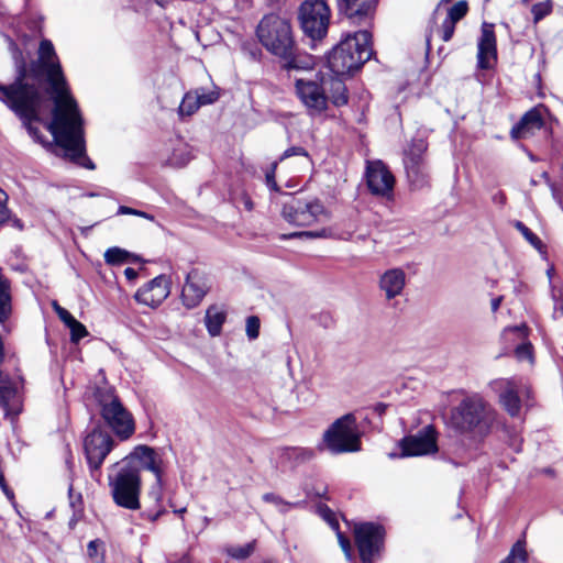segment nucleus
Segmentation results:
<instances>
[{
    "instance_id": "f257e3e1",
    "label": "nucleus",
    "mask_w": 563,
    "mask_h": 563,
    "mask_svg": "<svg viewBox=\"0 0 563 563\" xmlns=\"http://www.w3.org/2000/svg\"><path fill=\"white\" fill-rule=\"evenodd\" d=\"M14 60L15 78L10 85L0 84V101L22 121L34 141L43 144L40 131L33 122H43V115L51 109L49 100L42 89L45 79L54 102L52 120L44 123L46 129L66 157L87 169H95V164L86 155L82 118L66 82L53 43L42 40L37 59L29 65L20 51L16 52Z\"/></svg>"
},
{
    "instance_id": "f03ea898",
    "label": "nucleus",
    "mask_w": 563,
    "mask_h": 563,
    "mask_svg": "<svg viewBox=\"0 0 563 563\" xmlns=\"http://www.w3.org/2000/svg\"><path fill=\"white\" fill-rule=\"evenodd\" d=\"M145 451H148V445H136L130 454L109 467V493L120 508L132 511L141 508V471Z\"/></svg>"
},
{
    "instance_id": "7ed1b4c3",
    "label": "nucleus",
    "mask_w": 563,
    "mask_h": 563,
    "mask_svg": "<svg viewBox=\"0 0 563 563\" xmlns=\"http://www.w3.org/2000/svg\"><path fill=\"white\" fill-rule=\"evenodd\" d=\"M256 35L269 53L285 60V68L299 70L310 67V60H301L296 55V43L288 20L276 14L265 15L257 25Z\"/></svg>"
},
{
    "instance_id": "20e7f679",
    "label": "nucleus",
    "mask_w": 563,
    "mask_h": 563,
    "mask_svg": "<svg viewBox=\"0 0 563 563\" xmlns=\"http://www.w3.org/2000/svg\"><path fill=\"white\" fill-rule=\"evenodd\" d=\"M496 419V410L479 394L463 398L450 416L454 429L479 440L490 433Z\"/></svg>"
},
{
    "instance_id": "39448f33",
    "label": "nucleus",
    "mask_w": 563,
    "mask_h": 563,
    "mask_svg": "<svg viewBox=\"0 0 563 563\" xmlns=\"http://www.w3.org/2000/svg\"><path fill=\"white\" fill-rule=\"evenodd\" d=\"M371 38L372 35L366 30L347 34L328 57L331 73L334 75L351 74L369 60L373 55Z\"/></svg>"
},
{
    "instance_id": "423d86ee",
    "label": "nucleus",
    "mask_w": 563,
    "mask_h": 563,
    "mask_svg": "<svg viewBox=\"0 0 563 563\" xmlns=\"http://www.w3.org/2000/svg\"><path fill=\"white\" fill-rule=\"evenodd\" d=\"M362 432L354 413L338 418L324 431L322 445L332 454L354 453L362 449Z\"/></svg>"
},
{
    "instance_id": "0eeeda50",
    "label": "nucleus",
    "mask_w": 563,
    "mask_h": 563,
    "mask_svg": "<svg viewBox=\"0 0 563 563\" xmlns=\"http://www.w3.org/2000/svg\"><path fill=\"white\" fill-rule=\"evenodd\" d=\"M95 396L100 407L101 417L115 435L122 441L130 439L135 432L134 419L114 390L111 387H100L96 390Z\"/></svg>"
},
{
    "instance_id": "6e6552de",
    "label": "nucleus",
    "mask_w": 563,
    "mask_h": 563,
    "mask_svg": "<svg viewBox=\"0 0 563 563\" xmlns=\"http://www.w3.org/2000/svg\"><path fill=\"white\" fill-rule=\"evenodd\" d=\"M282 216L288 223L297 227H309L329 219V212L320 200L295 196L284 202Z\"/></svg>"
},
{
    "instance_id": "1a4fd4ad",
    "label": "nucleus",
    "mask_w": 563,
    "mask_h": 563,
    "mask_svg": "<svg viewBox=\"0 0 563 563\" xmlns=\"http://www.w3.org/2000/svg\"><path fill=\"white\" fill-rule=\"evenodd\" d=\"M323 73L295 79V91L310 117H320L328 109Z\"/></svg>"
},
{
    "instance_id": "9d476101",
    "label": "nucleus",
    "mask_w": 563,
    "mask_h": 563,
    "mask_svg": "<svg viewBox=\"0 0 563 563\" xmlns=\"http://www.w3.org/2000/svg\"><path fill=\"white\" fill-rule=\"evenodd\" d=\"M298 20L308 37L321 40L328 32L330 9L324 0H305L299 7Z\"/></svg>"
},
{
    "instance_id": "9b49d317",
    "label": "nucleus",
    "mask_w": 563,
    "mask_h": 563,
    "mask_svg": "<svg viewBox=\"0 0 563 563\" xmlns=\"http://www.w3.org/2000/svg\"><path fill=\"white\" fill-rule=\"evenodd\" d=\"M428 144L422 139H413L404 152V167L407 179L413 189H420L429 183V166L426 159Z\"/></svg>"
},
{
    "instance_id": "f8f14e48",
    "label": "nucleus",
    "mask_w": 563,
    "mask_h": 563,
    "mask_svg": "<svg viewBox=\"0 0 563 563\" xmlns=\"http://www.w3.org/2000/svg\"><path fill=\"white\" fill-rule=\"evenodd\" d=\"M353 534L361 561L373 563L384 547V527L375 522H357L354 523Z\"/></svg>"
},
{
    "instance_id": "ddd939ff",
    "label": "nucleus",
    "mask_w": 563,
    "mask_h": 563,
    "mask_svg": "<svg viewBox=\"0 0 563 563\" xmlns=\"http://www.w3.org/2000/svg\"><path fill=\"white\" fill-rule=\"evenodd\" d=\"M114 445L112 437L100 429H93L84 439V452L93 479L99 481L101 465Z\"/></svg>"
},
{
    "instance_id": "4468645a",
    "label": "nucleus",
    "mask_w": 563,
    "mask_h": 563,
    "mask_svg": "<svg viewBox=\"0 0 563 563\" xmlns=\"http://www.w3.org/2000/svg\"><path fill=\"white\" fill-rule=\"evenodd\" d=\"M402 456H418L438 451L437 432L432 426H427L417 434L401 440Z\"/></svg>"
},
{
    "instance_id": "2eb2a0df",
    "label": "nucleus",
    "mask_w": 563,
    "mask_h": 563,
    "mask_svg": "<svg viewBox=\"0 0 563 563\" xmlns=\"http://www.w3.org/2000/svg\"><path fill=\"white\" fill-rule=\"evenodd\" d=\"M366 183L373 195L385 198L391 197L395 178L387 166L380 161L367 164Z\"/></svg>"
},
{
    "instance_id": "dca6fc26",
    "label": "nucleus",
    "mask_w": 563,
    "mask_h": 563,
    "mask_svg": "<svg viewBox=\"0 0 563 563\" xmlns=\"http://www.w3.org/2000/svg\"><path fill=\"white\" fill-rule=\"evenodd\" d=\"M210 289L208 277L198 269H191L183 287L181 299L187 308L197 307Z\"/></svg>"
},
{
    "instance_id": "f3484780",
    "label": "nucleus",
    "mask_w": 563,
    "mask_h": 563,
    "mask_svg": "<svg viewBox=\"0 0 563 563\" xmlns=\"http://www.w3.org/2000/svg\"><path fill=\"white\" fill-rule=\"evenodd\" d=\"M169 279L166 275H158L143 287H141L134 295L137 302L148 307H157L169 295Z\"/></svg>"
},
{
    "instance_id": "a211bd4d",
    "label": "nucleus",
    "mask_w": 563,
    "mask_h": 563,
    "mask_svg": "<svg viewBox=\"0 0 563 563\" xmlns=\"http://www.w3.org/2000/svg\"><path fill=\"white\" fill-rule=\"evenodd\" d=\"M142 468L150 471L155 476V482L148 489V497L157 505L163 499V475L165 472V464L162 455L153 448L148 446L143 455Z\"/></svg>"
},
{
    "instance_id": "6ab92c4d",
    "label": "nucleus",
    "mask_w": 563,
    "mask_h": 563,
    "mask_svg": "<svg viewBox=\"0 0 563 563\" xmlns=\"http://www.w3.org/2000/svg\"><path fill=\"white\" fill-rule=\"evenodd\" d=\"M492 389L498 394L499 401L505 410L516 417L520 412L521 404L518 396V382L515 379L499 378L490 383Z\"/></svg>"
},
{
    "instance_id": "aec40b11",
    "label": "nucleus",
    "mask_w": 563,
    "mask_h": 563,
    "mask_svg": "<svg viewBox=\"0 0 563 563\" xmlns=\"http://www.w3.org/2000/svg\"><path fill=\"white\" fill-rule=\"evenodd\" d=\"M477 47V66L481 69H490L497 59L494 24L487 22L482 24V34Z\"/></svg>"
},
{
    "instance_id": "412c9836",
    "label": "nucleus",
    "mask_w": 563,
    "mask_h": 563,
    "mask_svg": "<svg viewBox=\"0 0 563 563\" xmlns=\"http://www.w3.org/2000/svg\"><path fill=\"white\" fill-rule=\"evenodd\" d=\"M376 3L377 0H338L340 11L355 24L372 18Z\"/></svg>"
},
{
    "instance_id": "4be33fe9",
    "label": "nucleus",
    "mask_w": 563,
    "mask_h": 563,
    "mask_svg": "<svg viewBox=\"0 0 563 563\" xmlns=\"http://www.w3.org/2000/svg\"><path fill=\"white\" fill-rule=\"evenodd\" d=\"M543 124L542 110L536 107L525 113L520 121L511 129L510 135L515 140L526 139L542 129Z\"/></svg>"
},
{
    "instance_id": "5701e85b",
    "label": "nucleus",
    "mask_w": 563,
    "mask_h": 563,
    "mask_svg": "<svg viewBox=\"0 0 563 563\" xmlns=\"http://www.w3.org/2000/svg\"><path fill=\"white\" fill-rule=\"evenodd\" d=\"M406 285V274L401 268H390L379 277V289L387 300L399 296Z\"/></svg>"
},
{
    "instance_id": "b1692460",
    "label": "nucleus",
    "mask_w": 563,
    "mask_h": 563,
    "mask_svg": "<svg viewBox=\"0 0 563 563\" xmlns=\"http://www.w3.org/2000/svg\"><path fill=\"white\" fill-rule=\"evenodd\" d=\"M341 75L323 74V85L325 86V95L328 101L341 107L347 103L349 97L344 81L340 78Z\"/></svg>"
},
{
    "instance_id": "393cba45",
    "label": "nucleus",
    "mask_w": 563,
    "mask_h": 563,
    "mask_svg": "<svg viewBox=\"0 0 563 563\" xmlns=\"http://www.w3.org/2000/svg\"><path fill=\"white\" fill-rule=\"evenodd\" d=\"M314 456L311 449L307 448H285L280 452V462L288 463L291 467L308 462Z\"/></svg>"
},
{
    "instance_id": "a878e982",
    "label": "nucleus",
    "mask_w": 563,
    "mask_h": 563,
    "mask_svg": "<svg viewBox=\"0 0 563 563\" xmlns=\"http://www.w3.org/2000/svg\"><path fill=\"white\" fill-rule=\"evenodd\" d=\"M12 312L11 286L8 278L0 274V322L7 321Z\"/></svg>"
},
{
    "instance_id": "bb28decb",
    "label": "nucleus",
    "mask_w": 563,
    "mask_h": 563,
    "mask_svg": "<svg viewBox=\"0 0 563 563\" xmlns=\"http://www.w3.org/2000/svg\"><path fill=\"white\" fill-rule=\"evenodd\" d=\"M225 321V312L216 306H211L206 311L205 323L211 336L221 333L222 325Z\"/></svg>"
},
{
    "instance_id": "cd10ccee",
    "label": "nucleus",
    "mask_w": 563,
    "mask_h": 563,
    "mask_svg": "<svg viewBox=\"0 0 563 563\" xmlns=\"http://www.w3.org/2000/svg\"><path fill=\"white\" fill-rule=\"evenodd\" d=\"M15 382L0 369V407L9 411L10 401L16 396Z\"/></svg>"
},
{
    "instance_id": "c85d7f7f",
    "label": "nucleus",
    "mask_w": 563,
    "mask_h": 563,
    "mask_svg": "<svg viewBox=\"0 0 563 563\" xmlns=\"http://www.w3.org/2000/svg\"><path fill=\"white\" fill-rule=\"evenodd\" d=\"M500 563H528V554L523 541H517L509 554Z\"/></svg>"
},
{
    "instance_id": "c756f323",
    "label": "nucleus",
    "mask_w": 563,
    "mask_h": 563,
    "mask_svg": "<svg viewBox=\"0 0 563 563\" xmlns=\"http://www.w3.org/2000/svg\"><path fill=\"white\" fill-rule=\"evenodd\" d=\"M199 108L200 106L198 96L192 92H187L179 104L178 112L181 117H189L194 114Z\"/></svg>"
},
{
    "instance_id": "7c9ffc66",
    "label": "nucleus",
    "mask_w": 563,
    "mask_h": 563,
    "mask_svg": "<svg viewBox=\"0 0 563 563\" xmlns=\"http://www.w3.org/2000/svg\"><path fill=\"white\" fill-rule=\"evenodd\" d=\"M130 253L120 247H110L104 253V261L109 265H119L130 261Z\"/></svg>"
},
{
    "instance_id": "2f4dec72",
    "label": "nucleus",
    "mask_w": 563,
    "mask_h": 563,
    "mask_svg": "<svg viewBox=\"0 0 563 563\" xmlns=\"http://www.w3.org/2000/svg\"><path fill=\"white\" fill-rule=\"evenodd\" d=\"M468 12V3L466 0H460L456 3H454L449 10L446 19L459 22L462 20Z\"/></svg>"
},
{
    "instance_id": "473e14b6",
    "label": "nucleus",
    "mask_w": 563,
    "mask_h": 563,
    "mask_svg": "<svg viewBox=\"0 0 563 563\" xmlns=\"http://www.w3.org/2000/svg\"><path fill=\"white\" fill-rule=\"evenodd\" d=\"M67 328L70 330V340L71 342H78L86 335H88V331L86 327L79 322L78 320L74 319Z\"/></svg>"
},
{
    "instance_id": "72a5a7b5",
    "label": "nucleus",
    "mask_w": 563,
    "mask_h": 563,
    "mask_svg": "<svg viewBox=\"0 0 563 563\" xmlns=\"http://www.w3.org/2000/svg\"><path fill=\"white\" fill-rule=\"evenodd\" d=\"M254 551V542L246 543L240 547H233L229 550V554L238 560L249 558Z\"/></svg>"
},
{
    "instance_id": "f704fd0d",
    "label": "nucleus",
    "mask_w": 563,
    "mask_h": 563,
    "mask_svg": "<svg viewBox=\"0 0 563 563\" xmlns=\"http://www.w3.org/2000/svg\"><path fill=\"white\" fill-rule=\"evenodd\" d=\"M260 319L256 316H250L246 319V335L250 340H255L260 335Z\"/></svg>"
},
{
    "instance_id": "c9c22d12",
    "label": "nucleus",
    "mask_w": 563,
    "mask_h": 563,
    "mask_svg": "<svg viewBox=\"0 0 563 563\" xmlns=\"http://www.w3.org/2000/svg\"><path fill=\"white\" fill-rule=\"evenodd\" d=\"M515 227L534 247H539L541 245L540 239L522 222L517 221Z\"/></svg>"
},
{
    "instance_id": "e433bc0d",
    "label": "nucleus",
    "mask_w": 563,
    "mask_h": 563,
    "mask_svg": "<svg viewBox=\"0 0 563 563\" xmlns=\"http://www.w3.org/2000/svg\"><path fill=\"white\" fill-rule=\"evenodd\" d=\"M301 236H307V238H332L333 234H332V231L330 229H321V230H318V231H303V232H297V233H291L289 235V238H301Z\"/></svg>"
},
{
    "instance_id": "4c0bfd02",
    "label": "nucleus",
    "mask_w": 563,
    "mask_h": 563,
    "mask_svg": "<svg viewBox=\"0 0 563 563\" xmlns=\"http://www.w3.org/2000/svg\"><path fill=\"white\" fill-rule=\"evenodd\" d=\"M552 299L554 301L553 316L554 318L563 317V294L561 289H552Z\"/></svg>"
},
{
    "instance_id": "58836bf2",
    "label": "nucleus",
    "mask_w": 563,
    "mask_h": 563,
    "mask_svg": "<svg viewBox=\"0 0 563 563\" xmlns=\"http://www.w3.org/2000/svg\"><path fill=\"white\" fill-rule=\"evenodd\" d=\"M292 156H301V157L306 158L307 162H310L308 152L301 146H291V147L287 148L286 151H284V153L279 157V162L285 161Z\"/></svg>"
},
{
    "instance_id": "ea45409f",
    "label": "nucleus",
    "mask_w": 563,
    "mask_h": 563,
    "mask_svg": "<svg viewBox=\"0 0 563 563\" xmlns=\"http://www.w3.org/2000/svg\"><path fill=\"white\" fill-rule=\"evenodd\" d=\"M118 214L136 216V217L144 218V219H146L148 221H152V222L155 221V217L153 214L147 213V212L142 211V210H137V209L131 208V207H126V206H120L119 209H118Z\"/></svg>"
},
{
    "instance_id": "a19ab883",
    "label": "nucleus",
    "mask_w": 563,
    "mask_h": 563,
    "mask_svg": "<svg viewBox=\"0 0 563 563\" xmlns=\"http://www.w3.org/2000/svg\"><path fill=\"white\" fill-rule=\"evenodd\" d=\"M455 24L456 22H453L445 18V20L442 22L441 30H440V36L444 42H449L455 31Z\"/></svg>"
},
{
    "instance_id": "79ce46f5",
    "label": "nucleus",
    "mask_w": 563,
    "mask_h": 563,
    "mask_svg": "<svg viewBox=\"0 0 563 563\" xmlns=\"http://www.w3.org/2000/svg\"><path fill=\"white\" fill-rule=\"evenodd\" d=\"M551 9L545 3H537L532 7L531 12L533 14L534 22H539L542 20L545 15L550 13Z\"/></svg>"
},
{
    "instance_id": "37998d69",
    "label": "nucleus",
    "mask_w": 563,
    "mask_h": 563,
    "mask_svg": "<svg viewBox=\"0 0 563 563\" xmlns=\"http://www.w3.org/2000/svg\"><path fill=\"white\" fill-rule=\"evenodd\" d=\"M8 195L0 188V224L9 219V209L7 207Z\"/></svg>"
},
{
    "instance_id": "c03bdc74",
    "label": "nucleus",
    "mask_w": 563,
    "mask_h": 563,
    "mask_svg": "<svg viewBox=\"0 0 563 563\" xmlns=\"http://www.w3.org/2000/svg\"><path fill=\"white\" fill-rule=\"evenodd\" d=\"M531 349L532 347L530 344H521V345L517 346V349L515 351L517 358L520 361H523V360L532 361Z\"/></svg>"
},
{
    "instance_id": "a18cd8bd",
    "label": "nucleus",
    "mask_w": 563,
    "mask_h": 563,
    "mask_svg": "<svg viewBox=\"0 0 563 563\" xmlns=\"http://www.w3.org/2000/svg\"><path fill=\"white\" fill-rule=\"evenodd\" d=\"M69 504H70V507L74 509V516L77 512L81 511V495L78 494L75 496L73 493L71 486L69 487Z\"/></svg>"
},
{
    "instance_id": "49530a36",
    "label": "nucleus",
    "mask_w": 563,
    "mask_h": 563,
    "mask_svg": "<svg viewBox=\"0 0 563 563\" xmlns=\"http://www.w3.org/2000/svg\"><path fill=\"white\" fill-rule=\"evenodd\" d=\"M302 506H303L302 501L290 503V501H286V500L282 499L280 504L278 506H276V508L278 509L279 512L287 514L290 509L299 508Z\"/></svg>"
},
{
    "instance_id": "de8ad7c7",
    "label": "nucleus",
    "mask_w": 563,
    "mask_h": 563,
    "mask_svg": "<svg viewBox=\"0 0 563 563\" xmlns=\"http://www.w3.org/2000/svg\"><path fill=\"white\" fill-rule=\"evenodd\" d=\"M195 95H197L198 98H199V106L200 107L214 102L218 99V97H219V95L217 92H208V93L195 92Z\"/></svg>"
},
{
    "instance_id": "09e8293b",
    "label": "nucleus",
    "mask_w": 563,
    "mask_h": 563,
    "mask_svg": "<svg viewBox=\"0 0 563 563\" xmlns=\"http://www.w3.org/2000/svg\"><path fill=\"white\" fill-rule=\"evenodd\" d=\"M277 164H278V162H274L272 164L271 170H268L266 173V184L273 190H277L278 189L276 180H275V170H276Z\"/></svg>"
},
{
    "instance_id": "8fccbe9b",
    "label": "nucleus",
    "mask_w": 563,
    "mask_h": 563,
    "mask_svg": "<svg viewBox=\"0 0 563 563\" xmlns=\"http://www.w3.org/2000/svg\"><path fill=\"white\" fill-rule=\"evenodd\" d=\"M57 316L66 324V327L75 319L73 314L65 308L57 309Z\"/></svg>"
},
{
    "instance_id": "3c124183",
    "label": "nucleus",
    "mask_w": 563,
    "mask_h": 563,
    "mask_svg": "<svg viewBox=\"0 0 563 563\" xmlns=\"http://www.w3.org/2000/svg\"><path fill=\"white\" fill-rule=\"evenodd\" d=\"M163 514H165V509L163 507H159L155 512L146 511L143 512L142 516L146 518L147 520L154 522L156 521Z\"/></svg>"
},
{
    "instance_id": "603ef678",
    "label": "nucleus",
    "mask_w": 563,
    "mask_h": 563,
    "mask_svg": "<svg viewBox=\"0 0 563 563\" xmlns=\"http://www.w3.org/2000/svg\"><path fill=\"white\" fill-rule=\"evenodd\" d=\"M282 497L274 493H266L263 495V500L269 504H273L275 507L278 506L282 501Z\"/></svg>"
},
{
    "instance_id": "864d4df0",
    "label": "nucleus",
    "mask_w": 563,
    "mask_h": 563,
    "mask_svg": "<svg viewBox=\"0 0 563 563\" xmlns=\"http://www.w3.org/2000/svg\"><path fill=\"white\" fill-rule=\"evenodd\" d=\"M338 537H339V542H340L342 550L344 551L345 555L350 559L351 558V544H350L349 539L344 538L341 533H339Z\"/></svg>"
},
{
    "instance_id": "5fc2aeb1",
    "label": "nucleus",
    "mask_w": 563,
    "mask_h": 563,
    "mask_svg": "<svg viewBox=\"0 0 563 563\" xmlns=\"http://www.w3.org/2000/svg\"><path fill=\"white\" fill-rule=\"evenodd\" d=\"M100 545L99 540H92L88 543V554L89 556H95L97 554L98 547Z\"/></svg>"
},
{
    "instance_id": "6e6d98bb",
    "label": "nucleus",
    "mask_w": 563,
    "mask_h": 563,
    "mask_svg": "<svg viewBox=\"0 0 563 563\" xmlns=\"http://www.w3.org/2000/svg\"><path fill=\"white\" fill-rule=\"evenodd\" d=\"M2 492L4 493V495L8 497V499L10 500H14V493L11 488H9V486L7 485V483H3L2 485H0Z\"/></svg>"
},
{
    "instance_id": "4d7b16f0",
    "label": "nucleus",
    "mask_w": 563,
    "mask_h": 563,
    "mask_svg": "<svg viewBox=\"0 0 563 563\" xmlns=\"http://www.w3.org/2000/svg\"><path fill=\"white\" fill-rule=\"evenodd\" d=\"M124 275H125L126 279L134 280L137 277V272L132 267H126L124 269Z\"/></svg>"
},
{
    "instance_id": "13d9d810",
    "label": "nucleus",
    "mask_w": 563,
    "mask_h": 563,
    "mask_svg": "<svg viewBox=\"0 0 563 563\" xmlns=\"http://www.w3.org/2000/svg\"><path fill=\"white\" fill-rule=\"evenodd\" d=\"M504 297L499 296L492 300V311L496 312L503 302Z\"/></svg>"
},
{
    "instance_id": "bf43d9fd",
    "label": "nucleus",
    "mask_w": 563,
    "mask_h": 563,
    "mask_svg": "<svg viewBox=\"0 0 563 563\" xmlns=\"http://www.w3.org/2000/svg\"><path fill=\"white\" fill-rule=\"evenodd\" d=\"M242 203L246 210L251 211L253 209V202L249 196L242 197Z\"/></svg>"
},
{
    "instance_id": "052dcab7",
    "label": "nucleus",
    "mask_w": 563,
    "mask_h": 563,
    "mask_svg": "<svg viewBox=\"0 0 563 563\" xmlns=\"http://www.w3.org/2000/svg\"><path fill=\"white\" fill-rule=\"evenodd\" d=\"M505 331H515V332H519L521 335H525L526 327L520 325V327L507 328Z\"/></svg>"
},
{
    "instance_id": "680f3d73",
    "label": "nucleus",
    "mask_w": 563,
    "mask_h": 563,
    "mask_svg": "<svg viewBox=\"0 0 563 563\" xmlns=\"http://www.w3.org/2000/svg\"><path fill=\"white\" fill-rule=\"evenodd\" d=\"M154 1L161 8H166L172 3L173 0H154Z\"/></svg>"
},
{
    "instance_id": "e2e57ef3",
    "label": "nucleus",
    "mask_w": 563,
    "mask_h": 563,
    "mask_svg": "<svg viewBox=\"0 0 563 563\" xmlns=\"http://www.w3.org/2000/svg\"><path fill=\"white\" fill-rule=\"evenodd\" d=\"M506 200V197L503 192H498L497 195L494 196V201L495 202H500V203H504Z\"/></svg>"
},
{
    "instance_id": "0e129e2a",
    "label": "nucleus",
    "mask_w": 563,
    "mask_h": 563,
    "mask_svg": "<svg viewBox=\"0 0 563 563\" xmlns=\"http://www.w3.org/2000/svg\"><path fill=\"white\" fill-rule=\"evenodd\" d=\"M52 306H53V309H54V311H55L56 313H57V309H62V308H63V307H60V306L57 303V301H53Z\"/></svg>"
},
{
    "instance_id": "69168bd1",
    "label": "nucleus",
    "mask_w": 563,
    "mask_h": 563,
    "mask_svg": "<svg viewBox=\"0 0 563 563\" xmlns=\"http://www.w3.org/2000/svg\"><path fill=\"white\" fill-rule=\"evenodd\" d=\"M185 511H186V508H180V509L174 510L175 514H179V515L184 514Z\"/></svg>"
},
{
    "instance_id": "338daca9",
    "label": "nucleus",
    "mask_w": 563,
    "mask_h": 563,
    "mask_svg": "<svg viewBox=\"0 0 563 563\" xmlns=\"http://www.w3.org/2000/svg\"><path fill=\"white\" fill-rule=\"evenodd\" d=\"M449 2H451V0H441V1H440V4H442V3H449Z\"/></svg>"
},
{
    "instance_id": "774afa93",
    "label": "nucleus",
    "mask_w": 563,
    "mask_h": 563,
    "mask_svg": "<svg viewBox=\"0 0 563 563\" xmlns=\"http://www.w3.org/2000/svg\"><path fill=\"white\" fill-rule=\"evenodd\" d=\"M188 161H189V158H188V159H186V161H183V162L180 163V165H185Z\"/></svg>"
}]
</instances>
